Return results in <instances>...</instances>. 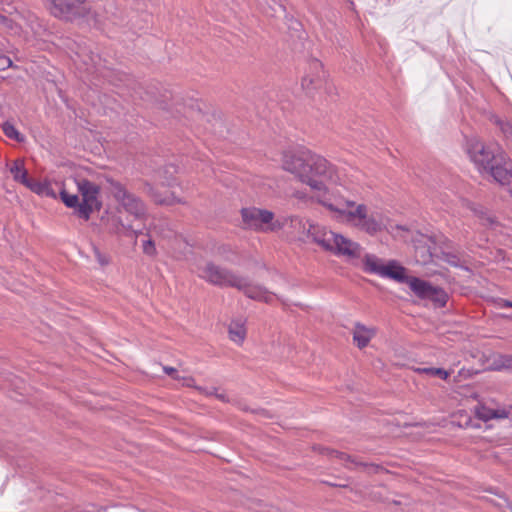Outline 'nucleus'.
Returning <instances> with one entry per match:
<instances>
[{
    "mask_svg": "<svg viewBox=\"0 0 512 512\" xmlns=\"http://www.w3.org/2000/svg\"><path fill=\"white\" fill-rule=\"evenodd\" d=\"M281 167L300 183L308 186L316 201H330L336 193L330 184L337 179V171L323 156L307 149L288 150L282 154Z\"/></svg>",
    "mask_w": 512,
    "mask_h": 512,
    "instance_id": "1",
    "label": "nucleus"
},
{
    "mask_svg": "<svg viewBox=\"0 0 512 512\" xmlns=\"http://www.w3.org/2000/svg\"><path fill=\"white\" fill-rule=\"evenodd\" d=\"M322 206L333 213V217L340 223L354 227L370 236L385 229L384 217L378 212H369L365 204H357L345 200L337 194L332 200H322Z\"/></svg>",
    "mask_w": 512,
    "mask_h": 512,
    "instance_id": "2",
    "label": "nucleus"
},
{
    "mask_svg": "<svg viewBox=\"0 0 512 512\" xmlns=\"http://www.w3.org/2000/svg\"><path fill=\"white\" fill-rule=\"evenodd\" d=\"M362 263L365 272L392 280L397 284L408 285L409 288H435L428 282L412 275L410 270L397 260H385L374 254H366Z\"/></svg>",
    "mask_w": 512,
    "mask_h": 512,
    "instance_id": "3",
    "label": "nucleus"
},
{
    "mask_svg": "<svg viewBox=\"0 0 512 512\" xmlns=\"http://www.w3.org/2000/svg\"><path fill=\"white\" fill-rule=\"evenodd\" d=\"M241 217L246 229L258 232H276L283 226L278 219H275L273 212L256 207L243 208Z\"/></svg>",
    "mask_w": 512,
    "mask_h": 512,
    "instance_id": "4",
    "label": "nucleus"
},
{
    "mask_svg": "<svg viewBox=\"0 0 512 512\" xmlns=\"http://www.w3.org/2000/svg\"><path fill=\"white\" fill-rule=\"evenodd\" d=\"M465 150L481 173L485 172L503 152L499 147L486 145L476 137L466 140Z\"/></svg>",
    "mask_w": 512,
    "mask_h": 512,
    "instance_id": "5",
    "label": "nucleus"
},
{
    "mask_svg": "<svg viewBox=\"0 0 512 512\" xmlns=\"http://www.w3.org/2000/svg\"><path fill=\"white\" fill-rule=\"evenodd\" d=\"M50 14L60 20L72 22L88 14L86 0H42Z\"/></svg>",
    "mask_w": 512,
    "mask_h": 512,
    "instance_id": "6",
    "label": "nucleus"
},
{
    "mask_svg": "<svg viewBox=\"0 0 512 512\" xmlns=\"http://www.w3.org/2000/svg\"><path fill=\"white\" fill-rule=\"evenodd\" d=\"M76 185L81 194L82 201L75 213L78 217L87 221L92 212L99 210L101 207V203L98 200L99 187L87 179L76 180Z\"/></svg>",
    "mask_w": 512,
    "mask_h": 512,
    "instance_id": "7",
    "label": "nucleus"
},
{
    "mask_svg": "<svg viewBox=\"0 0 512 512\" xmlns=\"http://www.w3.org/2000/svg\"><path fill=\"white\" fill-rule=\"evenodd\" d=\"M200 276L208 283L216 286H229L231 288H244L248 285L246 280L232 272L213 263H207L200 269Z\"/></svg>",
    "mask_w": 512,
    "mask_h": 512,
    "instance_id": "8",
    "label": "nucleus"
},
{
    "mask_svg": "<svg viewBox=\"0 0 512 512\" xmlns=\"http://www.w3.org/2000/svg\"><path fill=\"white\" fill-rule=\"evenodd\" d=\"M109 191L126 212L136 218L144 216L145 206L143 202L134 194L130 193L120 182L110 181Z\"/></svg>",
    "mask_w": 512,
    "mask_h": 512,
    "instance_id": "9",
    "label": "nucleus"
},
{
    "mask_svg": "<svg viewBox=\"0 0 512 512\" xmlns=\"http://www.w3.org/2000/svg\"><path fill=\"white\" fill-rule=\"evenodd\" d=\"M291 221L294 227L302 229L303 234L307 235L308 238H311L313 242L320 245L324 250L329 251L332 247L331 244L333 242L335 232L328 230L323 226L310 223L309 221L303 220L299 217L292 218Z\"/></svg>",
    "mask_w": 512,
    "mask_h": 512,
    "instance_id": "10",
    "label": "nucleus"
},
{
    "mask_svg": "<svg viewBox=\"0 0 512 512\" xmlns=\"http://www.w3.org/2000/svg\"><path fill=\"white\" fill-rule=\"evenodd\" d=\"M326 85V74L322 63L313 59L308 63V68L301 81V87L306 95L314 97Z\"/></svg>",
    "mask_w": 512,
    "mask_h": 512,
    "instance_id": "11",
    "label": "nucleus"
},
{
    "mask_svg": "<svg viewBox=\"0 0 512 512\" xmlns=\"http://www.w3.org/2000/svg\"><path fill=\"white\" fill-rule=\"evenodd\" d=\"M331 246L329 252L348 260L357 259L362 253V247L359 243L337 233H335Z\"/></svg>",
    "mask_w": 512,
    "mask_h": 512,
    "instance_id": "12",
    "label": "nucleus"
},
{
    "mask_svg": "<svg viewBox=\"0 0 512 512\" xmlns=\"http://www.w3.org/2000/svg\"><path fill=\"white\" fill-rule=\"evenodd\" d=\"M485 172L502 186L512 184V161L504 152L496 158V161Z\"/></svg>",
    "mask_w": 512,
    "mask_h": 512,
    "instance_id": "13",
    "label": "nucleus"
},
{
    "mask_svg": "<svg viewBox=\"0 0 512 512\" xmlns=\"http://www.w3.org/2000/svg\"><path fill=\"white\" fill-rule=\"evenodd\" d=\"M410 297H416L419 301H431L436 308L446 305L449 295L446 290H406Z\"/></svg>",
    "mask_w": 512,
    "mask_h": 512,
    "instance_id": "14",
    "label": "nucleus"
},
{
    "mask_svg": "<svg viewBox=\"0 0 512 512\" xmlns=\"http://www.w3.org/2000/svg\"><path fill=\"white\" fill-rule=\"evenodd\" d=\"M327 455L331 458L340 460L349 469H351L353 467L361 466V467H364L365 469H367L369 472L374 473V474H377L381 470H383V467L378 464L356 461L349 454L342 452V451L335 450V449H327Z\"/></svg>",
    "mask_w": 512,
    "mask_h": 512,
    "instance_id": "15",
    "label": "nucleus"
},
{
    "mask_svg": "<svg viewBox=\"0 0 512 512\" xmlns=\"http://www.w3.org/2000/svg\"><path fill=\"white\" fill-rule=\"evenodd\" d=\"M229 339L236 345L241 346L247 335L245 320L242 318L232 319L228 326Z\"/></svg>",
    "mask_w": 512,
    "mask_h": 512,
    "instance_id": "16",
    "label": "nucleus"
},
{
    "mask_svg": "<svg viewBox=\"0 0 512 512\" xmlns=\"http://www.w3.org/2000/svg\"><path fill=\"white\" fill-rule=\"evenodd\" d=\"M374 335V330L368 329L360 322L355 323L353 341L359 349L365 348Z\"/></svg>",
    "mask_w": 512,
    "mask_h": 512,
    "instance_id": "17",
    "label": "nucleus"
},
{
    "mask_svg": "<svg viewBox=\"0 0 512 512\" xmlns=\"http://www.w3.org/2000/svg\"><path fill=\"white\" fill-rule=\"evenodd\" d=\"M9 171L14 179V181L23 184L24 186L30 185V180L28 178V172L24 166L23 159L14 160L9 166Z\"/></svg>",
    "mask_w": 512,
    "mask_h": 512,
    "instance_id": "18",
    "label": "nucleus"
},
{
    "mask_svg": "<svg viewBox=\"0 0 512 512\" xmlns=\"http://www.w3.org/2000/svg\"><path fill=\"white\" fill-rule=\"evenodd\" d=\"M244 294L247 298L252 300L272 303L273 299L276 297L281 299L277 294L273 293L271 290H243Z\"/></svg>",
    "mask_w": 512,
    "mask_h": 512,
    "instance_id": "19",
    "label": "nucleus"
},
{
    "mask_svg": "<svg viewBox=\"0 0 512 512\" xmlns=\"http://www.w3.org/2000/svg\"><path fill=\"white\" fill-rule=\"evenodd\" d=\"M27 187L39 195L51 197L54 199L57 197L56 192L48 182H30V185Z\"/></svg>",
    "mask_w": 512,
    "mask_h": 512,
    "instance_id": "20",
    "label": "nucleus"
},
{
    "mask_svg": "<svg viewBox=\"0 0 512 512\" xmlns=\"http://www.w3.org/2000/svg\"><path fill=\"white\" fill-rule=\"evenodd\" d=\"M443 259L449 265L455 268H460L465 276L469 277L471 275V271L466 266H464V261H462L457 255L444 253Z\"/></svg>",
    "mask_w": 512,
    "mask_h": 512,
    "instance_id": "21",
    "label": "nucleus"
},
{
    "mask_svg": "<svg viewBox=\"0 0 512 512\" xmlns=\"http://www.w3.org/2000/svg\"><path fill=\"white\" fill-rule=\"evenodd\" d=\"M419 371L423 374H426V375H429L432 377H438L442 380H447L450 377L451 372H452V370H446L441 367H424V368L419 369Z\"/></svg>",
    "mask_w": 512,
    "mask_h": 512,
    "instance_id": "22",
    "label": "nucleus"
},
{
    "mask_svg": "<svg viewBox=\"0 0 512 512\" xmlns=\"http://www.w3.org/2000/svg\"><path fill=\"white\" fill-rule=\"evenodd\" d=\"M60 197L63 203L69 208H75V211L78 209V206L81 202H79V198L75 194H69L65 189H61Z\"/></svg>",
    "mask_w": 512,
    "mask_h": 512,
    "instance_id": "23",
    "label": "nucleus"
},
{
    "mask_svg": "<svg viewBox=\"0 0 512 512\" xmlns=\"http://www.w3.org/2000/svg\"><path fill=\"white\" fill-rule=\"evenodd\" d=\"M496 370L512 371V354H500L494 362Z\"/></svg>",
    "mask_w": 512,
    "mask_h": 512,
    "instance_id": "24",
    "label": "nucleus"
},
{
    "mask_svg": "<svg viewBox=\"0 0 512 512\" xmlns=\"http://www.w3.org/2000/svg\"><path fill=\"white\" fill-rule=\"evenodd\" d=\"M152 197L154 201L159 204L172 205L181 202V200L175 197L173 194L162 196L154 190H152Z\"/></svg>",
    "mask_w": 512,
    "mask_h": 512,
    "instance_id": "25",
    "label": "nucleus"
},
{
    "mask_svg": "<svg viewBox=\"0 0 512 512\" xmlns=\"http://www.w3.org/2000/svg\"><path fill=\"white\" fill-rule=\"evenodd\" d=\"M495 409L487 408L485 406H481L480 408H477L476 410V416L478 419L487 422L489 420L494 419L496 413L494 412Z\"/></svg>",
    "mask_w": 512,
    "mask_h": 512,
    "instance_id": "26",
    "label": "nucleus"
},
{
    "mask_svg": "<svg viewBox=\"0 0 512 512\" xmlns=\"http://www.w3.org/2000/svg\"><path fill=\"white\" fill-rule=\"evenodd\" d=\"M3 131L7 137L17 140V141H23L22 135L18 132V130L12 124L5 123L3 126Z\"/></svg>",
    "mask_w": 512,
    "mask_h": 512,
    "instance_id": "27",
    "label": "nucleus"
},
{
    "mask_svg": "<svg viewBox=\"0 0 512 512\" xmlns=\"http://www.w3.org/2000/svg\"><path fill=\"white\" fill-rule=\"evenodd\" d=\"M474 372L470 369L462 368L454 376V382L459 383L462 379H469L473 376Z\"/></svg>",
    "mask_w": 512,
    "mask_h": 512,
    "instance_id": "28",
    "label": "nucleus"
},
{
    "mask_svg": "<svg viewBox=\"0 0 512 512\" xmlns=\"http://www.w3.org/2000/svg\"><path fill=\"white\" fill-rule=\"evenodd\" d=\"M93 251H94V255L96 257V260L97 262L101 265V266H105L109 263V258L107 255L103 254L98 248L94 247L93 248Z\"/></svg>",
    "mask_w": 512,
    "mask_h": 512,
    "instance_id": "29",
    "label": "nucleus"
},
{
    "mask_svg": "<svg viewBox=\"0 0 512 512\" xmlns=\"http://www.w3.org/2000/svg\"><path fill=\"white\" fill-rule=\"evenodd\" d=\"M497 124L499 125L505 137L512 138V125L509 122L498 121Z\"/></svg>",
    "mask_w": 512,
    "mask_h": 512,
    "instance_id": "30",
    "label": "nucleus"
},
{
    "mask_svg": "<svg viewBox=\"0 0 512 512\" xmlns=\"http://www.w3.org/2000/svg\"><path fill=\"white\" fill-rule=\"evenodd\" d=\"M416 253H420L421 254V260L423 263L427 262L431 257H432V252L430 251L429 248H425V247H420V246H417L416 247Z\"/></svg>",
    "mask_w": 512,
    "mask_h": 512,
    "instance_id": "31",
    "label": "nucleus"
},
{
    "mask_svg": "<svg viewBox=\"0 0 512 512\" xmlns=\"http://www.w3.org/2000/svg\"><path fill=\"white\" fill-rule=\"evenodd\" d=\"M12 60L6 55H0V70H6L12 67Z\"/></svg>",
    "mask_w": 512,
    "mask_h": 512,
    "instance_id": "32",
    "label": "nucleus"
},
{
    "mask_svg": "<svg viewBox=\"0 0 512 512\" xmlns=\"http://www.w3.org/2000/svg\"><path fill=\"white\" fill-rule=\"evenodd\" d=\"M143 251L147 255H153L155 253V245L153 241L147 240L143 243Z\"/></svg>",
    "mask_w": 512,
    "mask_h": 512,
    "instance_id": "33",
    "label": "nucleus"
},
{
    "mask_svg": "<svg viewBox=\"0 0 512 512\" xmlns=\"http://www.w3.org/2000/svg\"><path fill=\"white\" fill-rule=\"evenodd\" d=\"M197 390H199L202 394L206 396H214L216 395L217 388L216 387H202L198 386Z\"/></svg>",
    "mask_w": 512,
    "mask_h": 512,
    "instance_id": "34",
    "label": "nucleus"
},
{
    "mask_svg": "<svg viewBox=\"0 0 512 512\" xmlns=\"http://www.w3.org/2000/svg\"><path fill=\"white\" fill-rule=\"evenodd\" d=\"M163 370L168 376L172 377L173 379H179L178 370L176 368L171 366H165Z\"/></svg>",
    "mask_w": 512,
    "mask_h": 512,
    "instance_id": "35",
    "label": "nucleus"
},
{
    "mask_svg": "<svg viewBox=\"0 0 512 512\" xmlns=\"http://www.w3.org/2000/svg\"><path fill=\"white\" fill-rule=\"evenodd\" d=\"M497 416L494 417V419H504L508 417V413L504 409H495L494 411Z\"/></svg>",
    "mask_w": 512,
    "mask_h": 512,
    "instance_id": "36",
    "label": "nucleus"
},
{
    "mask_svg": "<svg viewBox=\"0 0 512 512\" xmlns=\"http://www.w3.org/2000/svg\"><path fill=\"white\" fill-rule=\"evenodd\" d=\"M498 306L500 308H512V300L501 299Z\"/></svg>",
    "mask_w": 512,
    "mask_h": 512,
    "instance_id": "37",
    "label": "nucleus"
},
{
    "mask_svg": "<svg viewBox=\"0 0 512 512\" xmlns=\"http://www.w3.org/2000/svg\"><path fill=\"white\" fill-rule=\"evenodd\" d=\"M215 398H217L218 400H220L223 403L229 402L228 396L225 393H218V390L216 391Z\"/></svg>",
    "mask_w": 512,
    "mask_h": 512,
    "instance_id": "38",
    "label": "nucleus"
},
{
    "mask_svg": "<svg viewBox=\"0 0 512 512\" xmlns=\"http://www.w3.org/2000/svg\"><path fill=\"white\" fill-rule=\"evenodd\" d=\"M293 197L299 200H304L307 198V195L302 191H296L293 193Z\"/></svg>",
    "mask_w": 512,
    "mask_h": 512,
    "instance_id": "39",
    "label": "nucleus"
},
{
    "mask_svg": "<svg viewBox=\"0 0 512 512\" xmlns=\"http://www.w3.org/2000/svg\"><path fill=\"white\" fill-rule=\"evenodd\" d=\"M4 453H5V455H6V456H8V457H14V456H13V455H11L8 451H5Z\"/></svg>",
    "mask_w": 512,
    "mask_h": 512,
    "instance_id": "40",
    "label": "nucleus"
},
{
    "mask_svg": "<svg viewBox=\"0 0 512 512\" xmlns=\"http://www.w3.org/2000/svg\"><path fill=\"white\" fill-rule=\"evenodd\" d=\"M282 301H283L284 305H286V306L289 305L286 301H284V300H282Z\"/></svg>",
    "mask_w": 512,
    "mask_h": 512,
    "instance_id": "41",
    "label": "nucleus"
},
{
    "mask_svg": "<svg viewBox=\"0 0 512 512\" xmlns=\"http://www.w3.org/2000/svg\"><path fill=\"white\" fill-rule=\"evenodd\" d=\"M510 509L512 510V505H510Z\"/></svg>",
    "mask_w": 512,
    "mask_h": 512,
    "instance_id": "42",
    "label": "nucleus"
}]
</instances>
